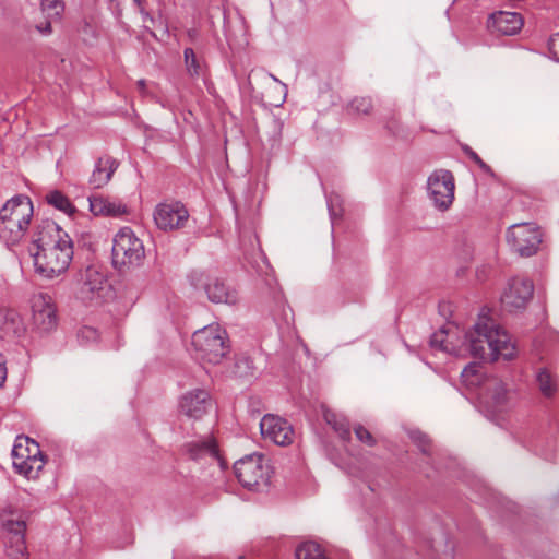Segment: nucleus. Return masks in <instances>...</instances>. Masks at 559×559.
I'll list each match as a JSON object with an SVG mask.
<instances>
[{
	"mask_svg": "<svg viewBox=\"0 0 559 559\" xmlns=\"http://www.w3.org/2000/svg\"><path fill=\"white\" fill-rule=\"evenodd\" d=\"M269 75H270V78H271V79H273L274 81H277V79H276L274 75H272V74H269Z\"/></svg>",
	"mask_w": 559,
	"mask_h": 559,
	"instance_id": "nucleus-47",
	"label": "nucleus"
},
{
	"mask_svg": "<svg viewBox=\"0 0 559 559\" xmlns=\"http://www.w3.org/2000/svg\"><path fill=\"white\" fill-rule=\"evenodd\" d=\"M19 442L21 443V448L24 449V454H29L31 456H45L38 442L29 437L19 436L15 439V443Z\"/></svg>",
	"mask_w": 559,
	"mask_h": 559,
	"instance_id": "nucleus-32",
	"label": "nucleus"
},
{
	"mask_svg": "<svg viewBox=\"0 0 559 559\" xmlns=\"http://www.w3.org/2000/svg\"><path fill=\"white\" fill-rule=\"evenodd\" d=\"M253 71H251V73L248 75V83L249 85H251V75H252Z\"/></svg>",
	"mask_w": 559,
	"mask_h": 559,
	"instance_id": "nucleus-46",
	"label": "nucleus"
},
{
	"mask_svg": "<svg viewBox=\"0 0 559 559\" xmlns=\"http://www.w3.org/2000/svg\"><path fill=\"white\" fill-rule=\"evenodd\" d=\"M465 338L474 358L493 362L499 358L511 360L515 356L509 334L490 318L480 317Z\"/></svg>",
	"mask_w": 559,
	"mask_h": 559,
	"instance_id": "nucleus-2",
	"label": "nucleus"
},
{
	"mask_svg": "<svg viewBox=\"0 0 559 559\" xmlns=\"http://www.w3.org/2000/svg\"><path fill=\"white\" fill-rule=\"evenodd\" d=\"M182 450L190 460L201 461L210 459L215 461L222 469L226 467V463L219 453L217 441L213 436H205L186 442L182 445Z\"/></svg>",
	"mask_w": 559,
	"mask_h": 559,
	"instance_id": "nucleus-15",
	"label": "nucleus"
},
{
	"mask_svg": "<svg viewBox=\"0 0 559 559\" xmlns=\"http://www.w3.org/2000/svg\"><path fill=\"white\" fill-rule=\"evenodd\" d=\"M40 8L49 20H59L64 10V3L62 0H41Z\"/></svg>",
	"mask_w": 559,
	"mask_h": 559,
	"instance_id": "nucleus-31",
	"label": "nucleus"
},
{
	"mask_svg": "<svg viewBox=\"0 0 559 559\" xmlns=\"http://www.w3.org/2000/svg\"><path fill=\"white\" fill-rule=\"evenodd\" d=\"M192 346L200 359L213 365L219 364L229 352L227 333L217 325L195 331L192 335Z\"/></svg>",
	"mask_w": 559,
	"mask_h": 559,
	"instance_id": "nucleus-5",
	"label": "nucleus"
},
{
	"mask_svg": "<svg viewBox=\"0 0 559 559\" xmlns=\"http://www.w3.org/2000/svg\"><path fill=\"white\" fill-rule=\"evenodd\" d=\"M4 535V554L8 559H28L25 542L26 522L24 520H5L2 524Z\"/></svg>",
	"mask_w": 559,
	"mask_h": 559,
	"instance_id": "nucleus-10",
	"label": "nucleus"
},
{
	"mask_svg": "<svg viewBox=\"0 0 559 559\" xmlns=\"http://www.w3.org/2000/svg\"><path fill=\"white\" fill-rule=\"evenodd\" d=\"M534 284L530 278L513 277L501 296V304L509 312L525 309L533 297Z\"/></svg>",
	"mask_w": 559,
	"mask_h": 559,
	"instance_id": "nucleus-11",
	"label": "nucleus"
},
{
	"mask_svg": "<svg viewBox=\"0 0 559 559\" xmlns=\"http://www.w3.org/2000/svg\"><path fill=\"white\" fill-rule=\"evenodd\" d=\"M235 476L249 490L266 486L270 480L269 467L263 464L261 455H249L234 464Z\"/></svg>",
	"mask_w": 559,
	"mask_h": 559,
	"instance_id": "nucleus-8",
	"label": "nucleus"
},
{
	"mask_svg": "<svg viewBox=\"0 0 559 559\" xmlns=\"http://www.w3.org/2000/svg\"><path fill=\"white\" fill-rule=\"evenodd\" d=\"M145 258L143 241L130 227L121 228L115 236L111 249L112 266L119 272L138 267Z\"/></svg>",
	"mask_w": 559,
	"mask_h": 559,
	"instance_id": "nucleus-4",
	"label": "nucleus"
},
{
	"mask_svg": "<svg viewBox=\"0 0 559 559\" xmlns=\"http://www.w3.org/2000/svg\"><path fill=\"white\" fill-rule=\"evenodd\" d=\"M183 57L187 71L190 76H200L205 73L206 64L204 60L199 58L192 48H186Z\"/></svg>",
	"mask_w": 559,
	"mask_h": 559,
	"instance_id": "nucleus-27",
	"label": "nucleus"
},
{
	"mask_svg": "<svg viewBox=\"0 0 559 559\" xmlns=\"http://www.w3.org/2000/svg\"><path fill=\"white\" fill-rule=\"evenodd\" d=\"M118 166L119 162L109 155L99 157L90 177V185L95 189L103 188L110 181Z\"/></svg>",
	"mask_w": 559,
	"mask_h": 559,
	"instance_id": "nucleus-21",
	"label": "nucleus"
},
{
	"mask_svg": "<svg viewBox=\"0 0 559 559\" xmlns=\"http://www.w3.org/2000/svg\"><path fill=\"white\" fill-rule=\"evenodd\" d=\"M20 318L12 310H0V330L2 336L15 335L19 333Z\"/></svg>",
	"mask_w": 559,
	"mask_h": 559,
	"instance_id": "nucleus-26",
	"label": "nucleus"
},
{
	"mask_svg": "<svg viewBox=\"0 0 559 559\" xmlns=\"http://www.w3.org/2000/svg\"><path fill=\"white\" fill-rule=\"evenodd\" d=\"M12 456L15 472L27 478H36L46 463L45 456L24 454V449L21 448L20 442L14 443Z\"/></svg>",
	"mask_w": 559,
	"mask_h": 559,
	"instance_id": "nucleus-18",
	"label": "nucleus"
},
{
	"mask_svg": "<svg viewBox=\"0 0 559 559\" xmlns=\"http://www.w3.org/2000/svg\"><path fill=\"white\" fill-rule=\"evenodd\" d=\"M323 418L344 441L350 440V427L346 419L340 418L335 413L325 411Z\"/></svg>",
	"mask_w": 559,
	"mask_h": 559,
	"instance_id": "nucleus-25",
	"label": "nucleus"
},
{
	"mask_svg": "<svg viewBox=\"0 0 559 559\" xmlns=\"http://www.w3.org/2000/svg\"><path fill=\"white\" fill-rule=\"evenodd\" d=\"M385 128H386V129H388V131H389L390 133H392L393 135H400V134H401V131H402V129H401V126H400L399 121H397V120H395L394 118H392V119H390V120H388V121L385 122Z\"/></svg>",
	"mask_w": 559,
	"mask_h": 559,
	"instance_id": "nucleus-38",
	"label": "nucleus"
},
{
	"mask_svg": "<svg viewBox=\"0 0 559 559\" xmlns=\"http://www.w3.org/2000/svg\"><path fill=\"white\" fill-rule=\"evenodd\" d=\"M32 217L33 203L28 197L19 194L8 200L0 210V239L8 247L20 243Z\"/></svg>",
	"mask_w": 559,
	"mask_h": 559,
	"instance_id": "nucleus-3",
	"label": "nucleus"
},
{
	"mask_svg": "<svg viewBox=\"0 0 559 559\" xmlns=\"http://www.w3.org/2000/svg\"><path fill=\"white\" fill-rule=\"evenodd\" d=\"M252 360L249 357H241L236 360L234 372L238 377H246L248 374L252 376Z\"/></svg>",
	"mask_w": 559,
	"mask_h": 559,
	"instance_id": "nucleus-34",
	"label": "nucleus"
},
{
	"mask_svg": "<svg viewBox=\"0 0 559 559\" xmlns=\"http://www.w3.org/2000/svg\"><path fill=\"white\" fill-rule=\"evenodd\" d=\"M88 202L95 216L121 217L128 213L127 205L118 199L95 194L88 197Z\"/></svg>",
	"mask_w": 559,
	"mask_h": 559,
	"instance_id": "nucleus-19",
	"label": "nucleus"
},
{
	"mask_svg": "<svg viewBox=\"0 0 559 559\" xmlns=\"http://www.w3.org/2000/svg\"><path fill=\"white\" fill-rule=\"evenodd\" d=\"M7 374H8L7 364H5L4 357L0 354V388L4 384V382L7 380Z\"/></svg>",
	"mask_w": 559,
	"mask_h": 559,
	"instance_id": "nucleus-39",
	"label": "nucleus"
},
{
	"mask_svg": "<svg viewBox=\"0 0 559 559\" xmlns=\"http://www.w3.org/2000/svg\"><path fill=\"white\" fill-rule=\"evenodd\" d=\"M536 381L542 394L551 397L558 390V380L547 368H542L536 374Z\"/></svg>",
	"mask_w": 559,
	"mask_h": 559,
	"instance_id": "nucleus-24",
	"label": "nucleus"
},
{
	"mask_svg": "<svg viewBox=\"0 0 559 559\" xmlns=\"http://www.w3.org/2000/svg\"><path fill=\"white\" fill-rule=\"evenodd\" d=\"M550 49L552 53L558 58L559 60V33L555 35L554 38H551L550 41Z\"/></svg>",
	"mask_w": 559,
	"mask_h": 559,
	"instance_id": "nucleus-42",
	"label": "nucleus"
},
{
	"mask_svg": "<svg viewBox=\"0 0 559 559\" xmlns=\"http://www.w3.org/2000/svg\"><path fill=\"white\" fill-rule=\"evenodd\" d=\"M523 23L520 13L499 11L489 16L487 26L493 34L512 36L521 31Z\"/></svg>",
	"mask_w": 559,
	"mask_h": 559,
	"instance_id": "nucleus-16",
	"label": "nucleus"
},
{
	"mask_svg": "<svg viewBox=\"0 0 559 559\" xmlns=\"http://www.w3.org/2000/svg\"><path fill=\"white\" fill-rule=\"evenodd\" d=\"M134 3L140 8V12L143 16V21L146 22L147 20H150L152 23H154V19L151 16V14L148 12H146L143 8V2L145 0H133Z\"/></svg>",
	"mask_w": 559,
	"mask_h": 559,
	"instance_id": "nucleus-41",
	"label": "nucleus"
},
{
	"mask_svg": "<svg viewBox=\"0 0 559 559\" xmlns=\"http://www.w3.org/2000/svg\"><path fill=\"white\" fill-rule=\"evenodd\" d=\"M445 334L447 331L444 329H440L438 332L433 333L430 337V346L443 352H450V348L445 343Z\"/></svg>",
	"mask_w": 559,
	"mask_h": 559,
	"instance_id": "nucleus-35",
	"label": "nucleus"
},
{
	"mask_svg": "<svg viewBox=\"0 0 559 559\" xmlns=\"http://www.w3.org/2000/svg\"><path fill=\"white\" fill-rule=\"evenodd\" d=\"M354 432L359 441L366 443L369 447L376 445V443H377L376 439L370 433V431L367 428H365L362 425H357L354 428Z\"/></svg>",
	"mask_w": 559,
	"mask_h": 559,
	"instance_id": "nucleus-37",
	"label": "nucleus"
},
{
	"mask_svg": "<svg viewBox=\"0 0 559 559\" xmlns=\"http://www.w3.org/2000/svg\"><path fill=\"white\" fill-rule=\"evenodd\" d=\"M106 275L96 266L91 265L81 274L80 296L83 300L93 299L95 294L104 289Z\"/></svg>",
	"mask_w": 559,
	"mask_h": 559,
	"instance_id": "nucleus-20",
	"label": "nucleus"
},
{
	"mask_svg": "<svg viewBox=\"0 0 559 559\" xmlns=\"http://www.w3.org/2000/svg\"><path fill=\"white\" fill-rule=\"evenodd\" d=\"M188 278L191 286L195 290H203L211 302L234 305L237 301V292L216 276L202 271H192Z\"/></svg>",
	"mask_w": 559,
	"mask_h": 559,
	"instance_id": "nucleus-7",
	"label": "nucleus"
},
{
	"mask_svg": "<svg viewBox=\"0 0 559 559\" xmlns=\"http://www.w3.org/2000/svg\"><path fill=\"white\" fill-rule=\"evenodd\" d=\"M507 241L519 255L532 257L539 249L542 233L535 224L518 223L508 228Z\"/></svg>",
	"mask_w": 559,
	"mask_h": 559,
	"instance_id": "nucleus-6",
	"label": "nucleus"
},
{
	"mask_svg": "<svg viewBox=\"0 0 559 559\" xmlns=\"http://www.w3.org/2000/svg\"><path fill=\"white\" fill-rule=\"evenodd\" d=\"M477 166L487 175H490V176H493L495 173L492 170V168L487 164L485 163L483 159L477 164Z\"/></svg>",
	"mask_w": 559,
	"mask_h": 559,
	"instance_id": "nucleus-43",
	"label": "nucleus"
},
{
	"mask_svg": "<svg viewBox=\"0 0 559 559\" xmlns=\"http://www.w3.org/2000/svg\"><path fill=\"white\" fill-rule=\"evenodd\" d=\"M427 186L433 205L440 211L448 210L454 200L452 173L444 169L433 171L428 178Z\"/></svg>",
	"mask_w": 559,
	"mask_h": 559,
	"instance_id": "nucleus-9",
	"label": "nucleus"
},
{
	"mask_svg": "<svg viewBox=\"0 0 559 559\" xmlns=\"http://www.w3.org/2000/svg\"><path fill=\"white\" fill-rule=\"evenodd\" d=\"M261 435L277 445H288L294 439V429L284 418L266 414L260 421Z\"/></svg>",
	"mask_w": 559,
	"mask_h": 559,
	"instance_id": "nucleus-13",
	"label": "nucleus"
},
{
	"mask_svg": "<svg viewBox=\"0 0 559 559\" xmlns=\"http://www.w3.org/2000/svg\"><path fill=\"white\" fill-rule=\"evenodd\" d=\"M296 559H329L321 547L313 542L299 545L295 551Z\"/></svg>",
	"mask_w": 559,
	"mask_h": 559,
	"instance_id": "nucleus-29",
	"label": "nucleus"
},
{
	"mask_svg": "<svg viewBox=\"0 0 559 559\" xmlns=\"http://www.w3.org/2000/svg\"><path fill=\"white\" fill-rule=\"evenodd\" d=\"M78 340L82 344L96 342L98 340V332L96 329H94L92 326H83L78 332Z\"/></svg>",
	"mask_w": 559,
	"mask_h": 559,
	"instance_id": "nucleus-36",
	"label": "nucleus"
},
{
	"mask_svg": "<svg viewBox=\"0 0 559 559\" xmlns=\"http://www.w3.org/2000/svg\"><path fill=\"white\" fill-rule=\"evenodd\" d=\"M412 441L418 447L420 452L425 455L431 454V440L429 437L421 431H413L411 433Z\"/></svg>",
	"mask_w": 559,
	"mask_h": 559,
	"instance_id": "nucleus-33",
	"label": "nucleus"
},
{
	"mask_svg": "<svg viewBox=\"0 0 559 559\" xmlns=\"http://www.w3.org/2000/svg\"><path fill=\"white\" fill-rule=\"evenodd\" d=\"M463 152L476 165L481 160L480 156L475 151H473L472 147H469L468 145L463 146Z\"/></svg>",
	"mask_w": 559,
	"mask_h": 559,
	"instance_id": "nucleus-40",
	"label": "nucleus"
},
{
	"mask_svg": "<svg viewBox=\"0 0 559 559\" xmlns=\"http://www.w3.org/2000/svg\"><path fill=\"white\" fill-rule=\"evenodd\" d=\"M484 390L488 399L491 400L492 406L501 409L508 400V390L504 383L498 378H491L484 384Z\"/></svg>",
	"mask_w": 559,
	"mask_h": 559,
	"instance_id": "nucleus-22",
	"label": "nucleus"
},
{
	"mask_svg": "<svg viewBox=\"0 0 559 559\" xmlns=\"http://www.w3.org/2000/svg\"><path fill=\"white\" fill-rule=\"evenodd\" d=\"M189 218V212L181 202L160 203L155 207L154 221L164 231L182 228Z\"/></svg>",
	"mask_w": 559,
	"mask_h": 559,
	"instance_id": "nucleus-12",
	"label": "nucleus"
},
{
	"mask_svg": "<svg viewBox=\"0 0 559 559\" xmlns=\"http://www.w3.org/2000/svg\"><path fill=\"white\" fill-rule=\"evenodd\" d=\"M372 99L368 96H357L346 106V112L352 116L369 115L372 111Z\"/></svg>",
	"mask_w": 559,
	"mask_h": 559,
	"instance_id": "nucleus-28",
	"label": "nucleus"
},
{
	"mask_svg": "<svg viewBox=\"0 0 559 559\" xmlns=\"http://www.w3.org/2000/svg\"><path fill=\"white\" fill-rule=\"evenodd\" d=\"M211 406L210 394L202 389L187 392L180 400L179 408L187 417L199 419Z\"/></svg>",
	"mask_w": 559,
	"mask_h": 559,
	"instance_id": "nucleus-17",
	"label": "nucleus"
},
{
	"mask_svg": "<svg viewBox=\"0 0 559 559\" xmlns=\"http://www.w3.org/2000/svg\"><path fill=\"white\" fill-rule=\"evenodd\" d=\"M138 85H139L140 90H144L145 88V80L138 81Z\"/></svg>",
	"mask_w": 559,
	"mask_h": 559,
	"instance_id": "nucleus-45",
	"label": "nucleus"
},
{
	"mask_svg": "<svg viewBox=\"0 0 559 559\" xmlns=\"http://www.w3.org/2000/svg\"><path fill=\"white\" fill-rule=\"evenodd\" d=\"M462 382L469 388L478 386L483 382L480 366L477 362H469L461 372Z\"/></svg>",
	"mask_w": 559,
	"mask_h": 559,
	"instance_id": "nucleus-30",
	"label": "nucleus"
},
{
	"mask_svg": "<svg viewBox=\"0 0 559 559\" xmlns=\"http://www.w3.org/2000/svg\"><path fill=\"white\" fill-rule=\"evenodd\" d=\"M45 201L53 206L55 209L63 212L64 214L71 216L76 212L75 206L71 203L69 198L59 190H51L46 193Z\"/></svg>",
	"mask_w": 559,
	"mask_h": 559,
	"instance_id": "nucleus-23",
	"label": "nucleus"
},
{
	"mask_svg": "<svg viewBox=\"0 0 559 559\" xmlns=\"http://www.w3.org/2000/svg\"><path fill=\"white\" fill-rule=\"evenodd\" d=\"M28 251L34 261L35 272L51 280L68 270L73 258V243L58 224L44 219L32 233Z\"/></svg>",
	"mask_w": 559,
	"mask_h": 559,
	"instance_id": "nucleus-1",
	"label": "nucleus"
},
{
	"mask_svg": "<svg viewBox=\"0 0 559 559\" xmlns=\"http://www.w3.org/2000/svg\"><path fill=\"white\" fill-rule=\"evenodd\" d=\"M33 324L40 332H49L57 326V310L48 294L35 295L32 299Z\"/></svg>",
	"mask_w": 559,
	"mask_h": 559,
	"instance_id": "nucleus-14",
	"label": "nucleus"
},
{
	"mask_svg": "<svg viewBox=\"0 0 559 559\" xmlns=\"http://www.w3.org/2000/svg\"><path fill=\"white\" fill-rule=\"evenodd\" d=\"M37 29L43 34H50L51 33V20L46 22L44 27L37 26Z\"/></svg>",
	"mask_w": 559,
	"mask_h": 559,
	"instance_id": "nucleus-44",
	"label": "nucleus"
}]
</instances>
